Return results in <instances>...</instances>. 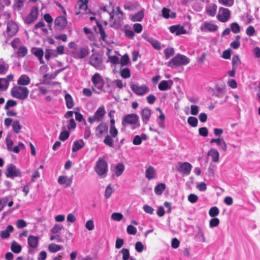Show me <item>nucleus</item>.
I'll return each instance as SVG.
<instances>
[{"label": "nucleus", "instance_id": "bf43d9fd", "mask_svg": "<svg viewBox=\"0 0 260 260\" xmlns=\"http://www.w3.org/2000/svg\"><path fill=\"white\" fill-rule=\"evenodd\" d=\"M70 136V133L67 131H63L61 132L59 138L61 141L66 140Z\"/></svg>", "mask_w": 260, "mask_h": 260}, {"label": "nucleus", "instance_id": "a19ab883", "mask_svg": "<svg viewBox=\"0 0 260 260\" xmlns=\"http://www.w3.org/2000/svg\"><path fill=\"white\" fill-rule=\"evenodd\" d=\"M12 128L13 131L18 134L20 132L21 128V126L19 123V121L18 120H15L13 121Z\"/></svg>", "mask_w": 260, "mask_h": 260}, {"label": "nucleus", "instance_id": "e2e57ef3", "mask_svg": "<svg viewBox=\"0 0 260 260\" xmlns=\"http://www.w3.org/2000/svg\"><path fill=\"white\" fill-rule=\"evenodd\" d=\"M123 218V215L120 213H113L111 215V218L115 221H120Z\"/></svg>", "mask_w": 260, "mask_h": 260}, {"label": "nucleus", "instance_id": "864d4df0", "mask_svg": "<svg viewBox=\"0 0 260 260\" xmlns=\"http://www.w3.org/2000/svg\"><path fill=\"white\" fill-rule=\"evenodd\" d=\"M63 229V226L59 224H56L51 229V232L53 234L59 233L61 230Z\"/></svg>", "mask_w": 260, "mask_h": 260}, {"label": "nucleus", "instance_id": "dca6fc26", "mask_svg": "<svg viewBox=\"0 0 260 260\" xmlns=\"http://www.w3.org/2000/svg\"><path fill=\"white\" fill-rule=\"evenodd\" d=\"M116 11L115 12L114 9L113 7L111 6H105L102 10L104 12H107L109 14L110 16H114L115 15H118L119 14H121L123 15L122 11L120 10V9L119 7H117L116 8Z\"/></svg>", "mask_w": 260, "mask_h": 260}, {"label": "nucleus", "instance_id": "72a5a7b5", "mask_svg": "<svg viewBox=\"0 0 260 260\" xmlns=\"http://www.w3.org/2000/svg\"><path fill=\"white\" fill-rule=\"evenodd\" d=\"M231 11L228 9L220 7L219 9L218 14L216 16H230Z\"/></svg>", "mask_w": 260, "mask_h": 260}, {"label": "nucleus", "instance_id": "a878e982", "mask_svg": "<svg viewBox=\"0 0 260 260\" xmlns=\"http://www.w3.org/2000/svg\"><path fill=\"white\" fill-rule=\"evenodd\" d=\"M84 146V143L82 140L75 141L73 145L72 151L76 152L82 148Z\"/></svg>", "mask_w": 260, "mask_h": 260}, {"label": "nucleus", "instance_id": "0eeeda50", "mask_svg": "<svg viewBox=\"0 0 260 260\" xmlns=\"http://www.w3.org/2000/svg\"><path fill=\"white\" fill-rule=\"evenodd\" d=\"M132 90L137 95L143 96L149 92V88L146 85L138 86L132 83L130 84Z\"/></svg>", "mask_w": 260, "mask_h": 260}, {"label": "nucleus", "instance_id": "473e14b6", "mask_svg": "<svg viewBox=\"0 0 260 260\" xmlns=\"http://www.w3.org/2000/svg\"><path fill=\"white\" fill-rule=\"evenodd\" d=\"M88 54V49L86 48H82L78 52H77L76 55L77 58L81 59L87 56Z\"/></svg>", "mask_w": 260, "mask_h": 260}, {"label": "nucleus", "instance_id": "603ef678", "mask_svg": "<svg viewBox=\"0 0 260 260\" xmlns=\"http://www.w3.org/2000/svg\"><path fill=\"white\" fill-rule=\"evenodd\" d=\"M219 222L220 221L218 218L214 217L210 220L209 226L210 228L216 227L219 225Z\"/></svg>", "mask_w": 260, "mask_h": 260}, {"label": "nucleus", "instance_id": "8fccbe9b", "mask_svg": "<svg viewBox=\"0 0 260 260\" xmlns=\"http://www.w3.org/2000/svg\"><path fill=\"white\" fill-rule=\"evenodd\" d=\"M120 253L122 254L123 260H128L130 257L129 250L126 248H123L120 251Z\"/></svg>", "mask_w": 260, "mask_h": 260}, {"label": "nucleus", "instance_id": "7ed1b4c3", "mask_svg": "<svg viewBox=\"0 0 260 260\" xmlns=\"http://www.w3.org/2000/svg\"><path fill=\"white\" fill-rule=\"evenodd\" d=\"M189 61V59L186 56L179 54L176 55L169 61L168 66L173 68L174 67L184 66L188 64Z\"/></svg>", "mask_w": 260, "mask_h": 260}, {"label": "nucleus", "instance_id": "c756f323", "mask_svg": "<svg viewBox=\"0 0 260 260\" xmlns=\"http://www.w3.org/2000/svg\"><path fill=\"white\" fill-rule=\"evenodd\" d=\"M208 155L211 156L212 157V161L214 162H217L219 160V154L218 152V151L214 148L211 149L208 152Z\"/></svg>", "mask_w": 260, "mask_h": 260}, {"label": "nucleus", "instance_id": "9d476101", "mask_svg": "<svg viewBox=\"0 0 260 260\" xmlns=\"http://www.w3.org/2000/svg\"><path fill=\"white\" fill-rule=\"evenodd\" d=\"M178 171L185 175H189L192 169V166L187 162H179Z\"/></svg>", "mask_w": 260, "mask_h": 260}, {"label": "nucleus", "instance_id": "4d7b16f0", "mask_svg": "<svg viewBox=\"0 0 260 260\" xmlns=\"http://www.w3.org/2000/svg\"><path fill=\"white\" fill-rule=\"evenodd\" d=\"M17 105L16 101L13 100H8L5 106V109L6 110H8L10 107H13Z\"/></svg>", "mask_w": 260, "mask_h": 260}, {"label": "nucleus", "instance_id": "ea45409f", "mask_svg": "<svg viewBox=\"0 0 260 260\" xmlns=\"http://www.w3.org/2000/svg\"><path fill=\"white\" fill-rule=\"evenodd\" d=\"M113 137L110 136V135H107L103 142L107 146L110 147H113L114 146V141L113 139Z\"/></svg>", "mask_w": 260, "mask_h": 260}, {"label": "nucleus", "instance_id": "680f3d73", "mask_svg": "<svg viewBox=\"0 0 260 260\" xmlns=\"http://www.w3.org/2000/svg\"><path fill=\"white\" fill-rule=\"evenodd\" d=\"M231 30L234 33H235V34L238 33L240 30V26H239V24L236 22L232 23L231 24Z\"/></svg>", "mask_w": 260, "mask_h": 260}, {"label": "nucleus", "instance_id": "69168bd1", "mask_svg": "<svg viewBox=\"0 0 260 260\" xmlns=\"http://www.w3.org/2000/svg\"><path fill=\"white\" fill-rule=\"evenodd\" d=\"M137 231V229L132 225H129L127 227V232L129 235H135Z\"/></svg>", "mask_w": 260, "mask_h": 260}, {"label": "nucleus", "instance_id": "a211bd4d", "mask_svg": "<svg viewBox=\"0 0 260 260\" xmlns=\"http://www.w3.org/2000/svg\"><path fill=\"white\" fill-rule=\"evenodd\" d=\"M151 111L148 108H145L141 112L142 119L145 124H147L151 116Z\"/></svg>", "mask_w": 260, "mask_h": 260}, {"label": "nucleus", "instance_id": "423d86ee", "mask_svg": "<svg viewBox=\"0 0 260 260\" xmlns=\"http://www.w3.org/2000/svg\"><path fill=\"white\" fill-rule=\"evenodd\" d=\"M5 174L7 177L8 178L20 177L21 176V172L16 166L10 164L7 167Z\"/></svg>", "mask_w": 260, "mask_h": 260}, {"label": "nucleus", "instance_id": "2eb2a0df", "mask_svg": "<svg viewBox=\"0 0 260 260\" xmlns=\"http://www.w3.org/2000/svg\"><path fill=\"white\" fill-rule=\"evenodd\" d=\"M108 131V125L105 122H101L95 128L96 136L98 137H101L104 133H107Z\"/></svg>", "mask_w": 260, "mask_h": 260}, {"label": "nucleus", "instance_id": "13d9d810", "mask_svg": "<svg viewBox=\"0 0 260 260\" xmlns=\"http://www.w3.org/2000/svg\"><path fill=\"white\" fill-rule=\"evenodd\" d=\"M216 90L217 93H215V95L218 98H222L225 93L224 89L219 87H217Z\"/></svg>", "mask_w": 260, "mask_h": 260}, {"label": "nucleus", "instance_id": "37998d69", "mask_svg": "<svg viewBox=\"0 0 260 260\" xmlns=\"http://www.w3.org/2000/svg\"><path fill=\"white\" fill-rule=\"evenodd\" d=\"M9 66L5 62L0 63V75H4L6 74L9 70Z\"/></svg>", "mask_w": 260, "mask_h": 260}, {"label": "nucleus", "instance_id": "c03bdc74", "mask_svg": "<svg viewBox=\"0 0 260 260\" xmlns=\"http://www.w3.org/2000/svg\"><path fill=\"white\" fill-rule=\"evenodd\" d=\"M187 122L191 126L194 127L197 126L198 120L196 117L190 116L187 119Z\"/></svg>", "mask_w": 260, "mask_h": 260}, {"label": "nucleus", "instance_id": "338daca9", "mask_svg": "<svg viewBox=\"0 0 260 260\" xmlns=\"http://www.w3.org/2000/svg\"><path fill=\"white\" fill-rule=\"evenodd\" d=\"M198 197L196 194L193 193H191L188 196V200L191 203H196L198 201Z\"/></svg>", "mask_w": 260, "mask_h": 260}, {"label": "nucleus", "instance_id": "6e6d98bb", "mask_svg": "<svg viewBox=\"0 0 260 260\" xmlns=\"http://www.w3.org/2000/svg\"><path fill=\"white\" fill-rule=\"evenodd\" d=\"M218 3L222 5L227 7H231L233 5L234 0H218Z\"/></svg>", "mask_w": 260, "mask_h": 260}, {"label": "nucleus", "instance_id": "7c9ffc66", "mask_svg": "<svg viewBox=\"0 0 260 260\" xmlns=\"http://www.w3.org/2000/svg\"><path fill=\"white\" fill-rule=\"evenodd\" d=\"M11 249L13 252L19 253L21 252L22 247L21 245L18 244L16 241H13L11 243Z\"/></svg>", "mask_w": 260, "mask_h": 260}, {"label": "nucleus", "instance_id": "49530a36", "mask_svg": "<svg viewBox=\"0 0 260 260\" xmlns=\"http://www.w3.org/2000/svg\"><path fill=\"white\" fill-rule=\"evenodd\" d=\"M120 75L124 79H126L130 77L131 73L129 69L127 68L123 69L120 72Z\"/></svg>", "mask_w": 260, "mask_h": 260}, {"label": "nucleus", "instance_id": "4be33fe9", "mask_svg": "<svg viewBox=\"0 0 260 260\" xmlns=\"http://www.w3.org/2000/svg\"><path fill=\"white\" fill-rule=\"evenodd\" d=\"M217 6L214 4H210L206 7V13L210 16H214L217 10Z\"/></svg>", "mask_w": 260, "mask_h": 260}, {"label": "nucleus", "instance_id": "1a4fd4ad", "mask_svg": "<svg viewBox=\"0 0 260 260\" xmlns=\"http://www.w3.org/2000/svg\"><path fill=\"white\" fill-rule=\"evenodd\" d=\"M18 30L17 24L10 21L7 23V34L9 37L11 38L16 34Z\"/></svg>", "mask_w": 260, "mask_h": 260}, {"label": "nucleus", "instance_id": "f3484780", "mask_svg": "<svg viewBox=\"0 0 260 260\" xmlns=\"http://www.w3.org/2000/svg\"><path fill=\"white\" fill-rule=\"evenodd\" d=\"M140 5L137 2H126L124 5V8L130 11L139 10Z\"/></svg>", "mask_w": 260, "mask_h": 260}, {"label": "nucleus", "instance_id": "ddd939ff", "mask_svg": "<svg viewBox=\"0 0 260 260\" xmlns=\"http://www.w3.org/2000/svg\"><path fill=\"white\" fill-rule=\"evenodd\" d=\"M218 29V26L209 22H205L203 23L200 29L202 31H215Z\"/></svg>", "mask_w": 260, "mask_h": 260}, {"label": "nucleus", "instance_id": "412c9836", "mask_svg": "<svg viewBox=\"0 0 260 260\" xmlns=\"http://www.w3.org/2000/svg\"><path fill=\"white\" fill-rule=\"evenodd\" d=\"M30 82V78L26 75L23 74L20 76L17 80V84L19 85L25 86Z\"/></svg>", "mask_w": 260, "mask_h": 260}, {"label": "nucleus", "instance_id": "774afa93", "mask_svg": "<svg viewBox=\"0 0 260 260\" xmlns=\"http://www.w3.org/2000/svg\"><path fill=\"white\" fill-rule=\"evenodd\" d=\"M86 228L89 231H92L94 228L93 221L92 220H88L85 224Z\"/></svg>", "mask_w": 260, "mask_h": 260}, {"label": "nucleus", "instance_id": "6ab92c4d", "mask_svg": "<svg viewBox=\"0 0 260 260\" xmlns=\"http://www.w3.org/2000/svg\"><path fill=\"white\" fill-rule=\"evenodd\" d=\"M90 64L94 67H99L102 62L101 58L98 54H92L89 58Z\"/></svg>", "mask_w": 260, "mask_h": 260}, {"label": "nucleus", "instance_id": "6e6552de", "mask_svg": "<svg viewBox=\"0 0 260 260\" xmlns=\"http://www.w3.org/2000/svg\"><path fill=\"white\" fill-rule=\"evenodd\" d=\"M91 81L97 89L103 90L105 82L99 73H96L92 76Z\"/></svg>", "mask_w": 260, "mask_h": 260}, {"label": "nucleus", "instance_id": "0e129e2a", "mask_svg": "<svg viewBox=\"0 0 260 260\" xmlns=\"http://www.w3.org/2000/svg\"><path fill=\"white\" fill-rule=\"evenodd\" d=\"M199 135L203 137H207L208 135V130L206 127H202L199 129Z\"/></svg>", "mask_w": 260, "mask_h": 260}, {"label": "nucleus", "instance_id": "a18cd8bd", "mask_svg": "<svg viewBox=\"0 0 260 260\" xmlns=\"http://www.w3.org/2000/svg\"><path fill=\"white\" fill-rule=\"evenodd\" d=\"M9 87L8 82L4 78H0V91H5Z\"/></svg>", "mask_w": 260, "mask_h": 260}, {"label": "nucleus", "instance_id": "f257e3e1", "mask_svg": "<svg viewBox=\"0 0 260 260\" xmlns=\"http://www.w3.org/2000/svg\"><path fill=\"white\" fill-rule=\"evenodd\" d=\"M122 124L126 127L131 125V128L134 130L140 126L139 116L136 114H129L122 117Z\"/></svg>", "mask_w": 260, "mask_h": 260}, {"label": "nucleus", "instance_id": "79ce46f5", "mask_svg": "<svg viewBox=\"0 0 260 260\" xmlns=\"http://www.w3.org/2000/svg\"><path fill=\"white\" fill-rule=\"evenodd\" d=\"M62 247L54 243L50 244L48 246V250L51 252H56L61 249Z\"/></svg>", "mask_w": 260, "mask_h": 260}, {"label": "nucleus", "instance_id": "5701e85b", "mask_svg": "<svg viewBox=\"0 0 260 260\" xmlns=\"http://www.w3.org/2000/svg\"><path fill=\"white\" fill-rule=\"evenodd\" d=\"M170 82L172 84L173 82L171 80H162L158 84V88L161 91H165L171 89V85H169L168 83Z\"/></svg>", "mask_w": 260, "mask_h": 260}, {"label": "nucleus", "instance_id": "cd10ccee", "mask_svg": "<svg viewBox=\"0 0 260 260\" xmlns=\"http://www.w3.org/2000/svg\"><path fill=\"white\" fill-rule=\"evenodd\" d=\"M96 27L94 26V30L98 33H99L101 36L102 40H104L105 38L106 37V35L105 32L103 28L102 25L100 24L99 22H98L96 21Z\"/></svg>", "mask_w": 260, "mask_h": 260}, {"label": "nucleus", "instance_id": "39448f33", "mask_svg": "<svg viewBox=\"0 0 260 260\" xmlns=\"http://www.w3.org/2000/svg\"><path fill=\"white\" fill-rule=\"evenodd\" d=\"M94 170L99 176H106L108 171L107 162L104 159L99 158L96 162Z\"/></svg>", "mask_w": 260, "mask_h": 260}, {"label": "nucleus", "instance_id": "2f4dec72", "mask_svg": "<svg viewBox=\"0 0 260 260\" xmlns=\"http://www.w3.org/2000/svg\"><path fill=\"white\" fill-rule=\"evenodd\" d=\"M124 166L122 163H118L115 167V173L116 176H120L124 170Z\"/></svg>", "mask_w": 260, "mask_h": 260}, {"label": "nucleus", "instance_id": "5fc2aeb1", "mask_svg": "<svg viewBox=\"0 0 260 260\" xmlns=\"http://www.w3.org/2000/svg\"><path fill=\"white\" fill-rule=\"evenodd\" d=\"M113 192V189L111 187V185L109 184L106 188L105 192V197L106 199H108L110 198L111 195Z\"/></svg>", "mask_w": 260, "mask_h": 260}, {"label": "nucleus", "instance_id": "20e7f679", "mask_svg": "<svg viewBox=\"0 0 260 260\" xmlns=\"http://www.w3.org/2000/svg\"><path fill=\"white\" fill-rule=\"evenodd\" d=\"M106 113L105 107L103 105L101 106L94 112V115L88 118V121L91 124L95 121L100 122L102 121Z\"/></svg>", "mask_w": 260, "mask_h": 260}, {"label": "nucleus", "instance_id": "4c0bfd02", "mask_svg": "<svg viewBox=\"0 0 260 260\" xmlns=\"http://www.w3.org/2000/svg\"><path fill=\"white\" fill-rule=\"evenodd\" d=\"M24 0H14L13 8L15 10L19 11L24 6Z\"/></svg>", "mask_w": 260, "mask_h": 260}, {"label": "nucleus", "instance_id": "4468645a", "mask_svg": "<svg viewBox=\"0 0 260 260\" xmlns=\"http://www.w3.org/2000/svg\"><path fill=\"white\" fill-rule=\"evenodd\" d=\"M31 52L38 57L41 64H44L45 62L43 59L44 51L41 48L33 47L31 49Z\"/></svg>", "mask_w": 260, "mask_h": 260}, {"label": "nucleus", "instance_id": "b1692460", "mask_svg": "<svg viewBox=\"0 0 260 260\" xmlns=\"http://www.w3.org/2000/svg\"><path fill=\"white\" fill-rule=\"evenodd\" d=\"M14 230V228L12 225H9L7 226L6 230L2 231L1 232V237L2 239H7L10 236V232H12Z\"/></svg>", "mask_w": 260, "mask_h": 260}, {"label": "nucleus", "instance_id": "f8f14e48", "mask_svg": "<svg viewBox=\"0 0 260 260\" xmlns=\"http://www.w3.org/2000/svg\"><path fill=\"white\" fill-rule=\"evenodd\" d=\"M54 23L55 28L57 29L61 30L66 27L68 21L66 17H56Z\"/></svg>", "mask_w": 260, "mask_h": 260}, {"label": "nucleus", "instance_id": "c85d7f7f", "mask_svg": "<svg viewBox=\"0 0 260 260\" xmlns=\"http://www.w3.org/2000/svg\"><path fill=\"white\" fill-rule=\"evenodd\" d=\"M58 182L61 185L66 184V187H69L71 184L72 180L66 176H60L58 179Z\"/></svg>", "mask_w": 260, "mask_h": 260}, {"label": "nucleus", "instance_id": "bb28decb", "mask_svg": "<svg viewBox=\"0 0 260 260\" xmlns=\"http://www.w3.org/2000/svg\"><path fill=\"white\" fill-rule=\"evenodd\" d=\"M66 106L68 109L72 108L74 106V100L69 93H66L64 95Z\"/></svg>", "mask_w": 260, "mask_h": 260}, {"label": "nucleus", "instance_id": "58836bf2", "mask_svg": "<svg viewBox=\"0 0 260 260\" xmlns=\"http://www.w3.org/2000/svg\"><path fill=\"white\" fill-rule=\"evenodd\" d=\"M174 53L175 51L172 47H168L164 50V54L166 59H169L171 56H173Z\"/></svg>", "mask_w": 260, "mask_h": 260}, {"label": "nucleus", "instance_id": "9b49d317", "mask_svg": "<svg viewBox=\"0 0 260 260\" xmlns=\"http://www.w3.org/2000/svg\"><path fill=\"white\" fill-rule=\"evenodd\" d=\"M169 30L171 33L175 34L176 35L179 36L182 34H186V30L183 26L179 24L174 25L169 27Z\"/></svg>", "mask_w": 260, "mask_h": 260}, {"label": "nucleus", "instance_id": "aec40b11", "mask_svg": "<svg viewBox=\"0 0 260 260\" xmlns=\"http://www.w3.org/2000/svg\"><path fill=\"white\" fill-rule=\"evenodd\" d=\"M27 243L30 247L36 248L38 246L39 237L34 236H29L28 237Z\"/></svg>", "mask_w": 260, "mask_h": 260}, {"label": "nucleus", "instance_id": "f03ea898", "mask_svg": "<svg viewBox=\"0 0 260 260\" xmlns=\"http://www.w3.org/2000/svg\"><path fill=\"white\" fill-rule=\"evenodd\" d=\"M11 94L13 98L24 100L27 98L29 90L26 87L14 86L11 90Z\"/></svg>", "mask_w": 260, "mask_h": 260}, {"label": "nucleus", "instance_id": "052dcab7", "mask_svg": "<svg viewBox=\"0 0 260 260\" xmlns=\"http://www.w3.org/2000/svg\"><path fill=\"white\" fill-rule=\"evenodd\" d=\"M241 63L240 60L237 55H234L232 58V66L234 68H236L237 66Z\"/></svg>", "mask_w": 260, "mask_h": 260}, {"label": "nucleus", "instance_id": "09e8293b", "mask_svg": "<svg viewBox=\"0 0 260 260\" xmlns=\"http://www.w3.org/2000/svg\"><path fill=\"white\" fill-rule=\"evenodd\" d=\"M129 62V58L127 54L123 55L121 58L120 63L122 67L126 66Z\"/></svg>", "mask_w": 260, "mask_h": 260}, {"label": "nucleus", "instance_id": "de8ad7c7", "mask_svg": "<svg viewBox=\"0 0 260 260\" xmlns=\"http://www.w3.org/2000/svg\"><path fill=\"white\" fill-rule=\"evenodd\" d=\"M219 213V210L216 207H213L210 208L209 211V214L211 217H215Z\"/></svg>", "mask_w": 260, "mask_h": 260}, {"label": "nucleus", "instance_id": "c9c22d12", "mask_svg": "<svg viewBox=\"0 0 260 260\" xmlns=\"http://www.w3.org/2000/svg\"><path fill=\"white\" fill-rule=\"evenodd\" d=\"M27 49L25 46H22L19 47L17 51V54L18 57H23L27 53Z\"/></svg>", "mask_w": 260, "mask_h": 260}, {"label": "nucleus", "instance_id": "393cba45", "mask_svg": "<svg viewBox=\"0 0 260 260\" xmlns=\"http://www.w3.org/2000/svg\"><path fill=\"white\" fill-rule=\"evenodd\" d=\"M145 176L149 180L154 179L155 177V170L153 167L149 166L145 172Z\"/></svg>", "mask_w": 260, "mask_h": 260}, {"label": "nucleus", "instance_id": "3c124183", "mask_svg": "<svg viewBox=\"0 0 260 260\" xmlns=\"http://www.w3.org/2000/svg\"><path fill=\"white\" fill-rule=\"evenodd\" d=\"M88 0H79L78 5L80 9H87Z\"/></svg>", "mask_w": 260, "mask_h": 260}, {"label": "nucleus", "instance_id": "e433bc0d", "mask_svg": "<svg viewBox=\"0 0 260 260\" xmlns=\"http://www.w3.org/2000/svg\"><path fill=\"white\" fill-rule=\"evenodd\" d=\"M147 41L151 44L154 48L156 50H159L161 49V44L157 40L150 38L147 40Z\"/></svg>", "mask_w": 260, "mask_h": 260}, {"label": "nucleus", "instance_id": "f704fd0d", "mask_svg": "<svg viewBox=\"0 0 260 260\" xmlns=\"http://www.w3.org/2000/svg\"><path fill=\"white\" fill-rule=\"evenodd\" d=\"M165 188L166 185L164 183H159L155 187L154 192L157 195H161Z\"/></svg>", "mask_w": 260, "mask_h": 260}]
</instances>
